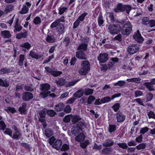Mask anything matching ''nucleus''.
<instances>
[{"mask_svg":"<svg viewBox=\"0 0 155 155\" xmlns=\"http://www.w3.org/2000/svg\"><path fill=\"white\" fill-rule=\"evenodd\" d=\"M90 70V64L87 60L83 61L81 64V68L79 69L78 72L80 75H85Z\"/></svg>","mask_w":155,"mask_h":155,"instance_id":"obj_1","label":"nucleus"},{"mask_svg":"<svg viewBox=\"0 0 155 155\" xmlns=\"http://www.w3.org/2000/svg\"><path fill=\"white\" fill-rule=\"evenodd\" d=\"M132 29V26L130 23L129 21L126 23L121 27V31L123 35H129L131 33Z\"/></svg>","mask_w":155,"mask_h":155,"instance_id":"obj_2","label":"nucleus"},{"mask_svg":"<svg viewBox=\"0 0 155 155\" xmlns=\"http://www.w3.org/2000/svg\"><path fill=\"white\" fill-rule=\"evenodd\" d=\"M110 33L112 34H118L121 31V26L120 24H110L108 27Z\"/></svg>","mask_w":155,"mask_h":155,"instance_id":"obj_3","label":"nucleus"},{"mask_svg":"<svg viewBox=\"0 0 155 155\" xmlns=\"http://www.w3.org/2000/svg\"><path fill=\"white\" fill-rule=\"evenodd\" d=\"M133 37L134 39L138 43H141L144 41V39L139 30H137L136 32H134Z\"/></svg>","mask_w":155,"mask_h":155,"instance_id":"obj_4","label":"nucleus"},{"mask_svg":"<svg viewBox=\"0 0 155 155\" xmlns=\"http://www.w3.org/2000/svg\"><path fill=\"white\" fill-rule=\"evenodd\" d=\"M45 68L48 73H50L54 77L60 75L62 73L61 71H54V69H52L48 67H46Z\"/></svg>","mask_w":155,"mask_h":155,"instance_id":"obj_5","label":"nucleus"},{"mask_svg":"<svg viewBox=\"0 0 155 155\" xmlns=\"http://www.w3.org/2000/svg\"><path fill=\"white\" fill-rule=\"evenodd\" d=\"M33 94L29 92H24L22 94V99L23 101H28L33 98Z\"/></svg>","mask_w":155,"mask_h":155,"instance_id":"obj_6","label":"nucleus"},{"mask_svg":"<svg viewBox=\"0 0 155 155\" xmlns=\"http://www.w3.org/2000/svg\"><path fill=\"white\" fill-rule=\"evenodd\" d=\"M139 49V46L137 45L133 44L129 46L127 51L130 54H133L137 52Z\"/></svg>","mask_w":155,"mask_h":155,"instance_id":"obj_7","label":"nucleus"},{"mask_svg":"<svg viewBox=\"0 0 155 155\" xmlns=\"http://www.w3.org/2000/svg\"><path fill=\"white\" fill-rule=\"evenodd\" d=\"M116 118L117 122L118 123L124 122L126 118L124 114L122 112L118 111L116 113Z\"/></svg>","mask_w":155,"mask_h":155,"instance_id":"obj_8","label":"nucleus"},{"mask_svg":"<svg viewBox=\"0 0 155 155\" xmlns=\"http://www.w3.org/2000/svg\"><path fill=\"white\" fill-rule=\"evenodd\" d=\"M108 59V55L107 54L105 53H101L97 57V60L100 63L105 62Z\"/></svg>","mask_w":155,"mask_h":155,"instance_id":"obj_9","label":"nucleus"},{"mask_svg":"<svg viewBox=\"0 0 155 155\" xmlns=\"http://www.w3.org/2000/svg\"><path fill=\"white\" fill-rule=\"evenodd\" d=\"M15 68L11 67L10 68L5 67L0 69V74L3 75L6 74H8L14 71Z\"/></svg>","mask_w":155,"mask_h":155,"instance_id":"obj_10","label":"nucleus"},{"mask_svg":"<svg viewBox=\"0 0 155 155\" xmlns=\"http://www.w3.org/2000/svg\"><path fill=\"white\" fill-rule=\"evenodd\" d=\"M75 55L77 58L80 59L85 60L87 58L86 54L83 51L80 50L77 51Z\"/></svg>","mask_w":155,"mask_h":155,"instance_id":"obj_11","label":"nucleus"},{"mask_svg":"<svg viewBox=\"0 0 155 155\" xmlns=\"http://www.w3.org/2000/svg\"><path fill=\"white\" fill-rule=\"evenodd\" d=\"M124 5L121 3H119L117 4L116 8L114 9V11L116 13L123 12L124 11Z\"/></svg>","mask_w":155,"mask_h":155,"instance_id":"obj_12","label":"nucleus"},{"mask_svg":"<svg viewBox=\"0 0 155 155\" xmlns=\"http://www.w3.org/2000/svg\"><path fill=\"white\" fill-rule=\"evenodd\" d=\"M85 138L84 134L83 133L79 134L75 137V140L78 142H81L84 141Z\"/></svg>","mask_w":155,"mask_h":155,"instance_id":"obj_13","label":"nucleus"},{"mask_svg":"<svg viewBox=\"0 0 155 155\" xmlns=\"http://www.w3.org/2000/svg\"><path fill=\"white\" fill-rule=\"evenodd\" d=\"M21 48H21V50L24 52L26 51V49L29 50L31 47V45L28 42H25L23 43L20 45Z\"/></svg>","mask_w":155,"mask_h":155,"instance_id":"obj_14","label":"nucleus"},{"mask_svg":"<svg viewBox=\"0 0 155 155\" xmlns=\"http://www.w3.org/2000/svg\"><path fill=\"white\" fill-rule=\"evenodd\" d=\"M29 55L32 58L35 59L36 60L40 59L42 57V55L41 54H38L37 52L32 50H31L30 51Z\"/></svg>","mask_w":155,"mask_h":155,"instance_id":"obj_15","label":"nucleus"},{"mask_svg":"<svg viewBox=\"0 0 155 155\" xmlns=\"http://www.w3.org/2000/svg\"><path fill=\"white\" fill-rule=\"evenodd\" d=\"M85 127V125L84 122L81 121L79 122L75 126V128L78 130L83 131V130Z\"/></svg>","mask_w":155,"mask_h":155,"instance_id":"obj_16","label":"nucleus"},{"mask_svg":"<svg viewBox=\"0 0 155 155\" xmlns=\"http://www.w3.org/2000/svg\"><path fill=\"white\" fill-rule=\"evenodd\" d=\"M56 30L59 34H63L65 32L64 25L62 23H61L59 26L56 28Z\"/></svg>","mask_w":155,"mask_h":155,"instance_id":"obj_17","label":"nucleus"},{"mask_svg":"<svg viewBox=\"0 0 155 155\" xmlns=\"http://www.w3.org/2000/svg\"><path fill=\"white\" fill-rule=\"evenodd\" d=\"M50 85L47 83L43 84L40 86V90L42 91L47 92L50 89Z\"/></svg>","mask_w":155,"mask_h":155,"instance_id":"obj_18","label":"nucleus"},{"mask_svg":"<svg viewBox=\"0 0 155 155\" xmlns=\"http://www.w3.org/2000/svg\"><path fill=\"white\" fill-rule=\"evenodd\" d=\"M62 145V141L61 140L58 139L55 141L54 143L52 145L53 148L57 150L60 149Z\"/></svg>","mask_w":155,"mask_h":155,"instance_id":"obj_19","label":"nucleus"},{"mask_svg":"<svg viewBox=\"0 0 155 155\" xmlns=\"http://www.w3.org/2000/svg\"><path fill=\"white\" fill-rule=\"evenodd\" d=\"M18 20L19 19L17 18L15 22L14 29L13 31L15 33L17 31H20L22 28V26L18 23Z\"/></svg>","mask_w":155,"mask_h":155,"instance_id":"obj_20","label":"nucleus"},{"mask_svg":"<svg viewBox=\"0 0 155 155\" xmlns=\"http://www.w3.org/2000/svg\"><path fill=\"white\" fill-rule=\"evenodd\" d=\"M65 105L63 103H60L56 105L54 109L56 111L59 112L62 111L64 108Z\"/></svg>","mask_w":155,"mask_h":155,"instance_id":"obj_21","label":"nucleus"},{"mask_svg":"<svg viewBox=\"0 0 155 155\" xmlns=\"http://www.w3.org/2000/svg\"><path fill=\"white\" fill-rule=\"evenodd\" d=\"M97 20L99 26L101 27H103L104 26L103 24L104 23V21L103 19V17L101 12L99 14Z\"/></svg>","mask_w":155,"mask_h":155,"instance_id":"obj_22","label":"nucleus"},{"mask_svg":"<svg viewBox=\"0 0 155 155\" xmlns=\"http://www.w3.org/2000/svg\"><path fill=\"white\" fill-rule=\"evenodd\" d=\"M1 35L3 38H9L12 36L9 31L8 30L2 31Z\"/></svg>","mask_w":155,"mask_h":155,"instance_id":"obj_23","label":"nucleus"},{"mask_svg":"<svg viewBox=\"0 0 155 155\" xmlns=\"http://www.w3.org/2000/svg\"><path fill=\"white\" fill-rule=\"evenodd\" d=\"M22 136V134L20 131H18L17 132H15V133L12 135V137H11L14 139L18 140Z\"/></svg>","mask_w":155,"mask_h":155,"instance_id":"obj_24","label":"nucleus"},{"mask_svg":"<svg viewBox=\"0 0 155 155\" xmlns=\"http://www.w3.org/2000/svg\"><path fill=\"white\" fill-rule=\"evenodd\" d=\"M114 144V142L111 139H108L103 143V146L104 147H110L112 146Z\"/></svg>","mask_w":155,"mask_h":155,"instance_id":"obj_25","label":"nucleus"},{"mask_svg":"<svg viewBox=\"0 0 155 155\" xmlns=\"http://www.w3.org/2000/svg\"><path fill=\"white\" fill-rule=\"evenodd\" d=\"M28 34V32L25 31L23 32H21L20 33L17 34L16 35V38L18 39H21L22 38H26L27 37V35Z\"/></svg>","mask_w":155,"mask_h":155,"instance_id":"obj_26","label":"nucleus"},{"mask_svg":"<svg viewBox=\"0 0 155 155\" xmlns=\"http://www.w3.org/2000/svg\"><path fill=\"white\" fill-rule=\"evenodd\" d=\"M84 94V90L82 89H80L74 94V96L77 98H80Z\"/></svg>","mask_w":155,"mask_h":155,"instance_id":"obj_27","label":"nucleus"},{"mask_svg":"<svg viewBox=\"0 0 155 155\" xmlns=\"http://www.w3.org/2000/svg\"><path fill=\"white\" fill-rule=\"evenodd\" d=\"M143 85L146 86V88L150 91H153L155 90L153 88V84L150 82H145L144 83Z\"/></svg>","mask_w":155,"mask_h":155,"instance_id":"obj_28","label":"nucleus"},{"mask_svg":"<svg viewBox=\"0 0 155 155\" xmlns=\"http://www.w3.org/2000/svg\"><path fill=\"white\" fill-rule=\"evenodd\" d=\"M46 41L49 43H53L55 41V39L54 36L52 35H48L46 39Z\"/></svg>","mask_w":155,"mask_h":155,"instance_id":"obj_29","label":"nucleus"},{"mask_svg":"<svg viewBox=\"0 0 155 155\" xmlns=\"http://www.w3.org/2000/svg\"><path fill=\"white\" fill-rule=\"evenodd\" d=\"M13 6L11 5H8L5 8L4 12L6 14L10 13L13 9Z\"/></svg>","mask_w":155,"mask_h":155,"instance_id":"obj_30","label":"nucleus"},{"mask_svg":"<svg viewBox=\"0 0 155 155\" xmlns=\"http://www.w3.org/2000/svg\"><path fill=\"white\" fill-rule=\"evenodd\" d=\"M9 86V83L8 81L5 79L4 81L0 78V86L1 87H7Z\"/></svg>","mask_w":155,"mask_h":155,"instance_id":"obj_31","label":"nucleus"},{"mask_svg":"<svg viewBox=\"0 0 155 155\" xmlns=\"http://www.w3.org/2000/svg\"><path fill=\"white\" fill-rule=\"evenodd\" d=\"M25 59V55L24 54H21L19 56V58L18 62V65L21 66L23 65V62Z\"/></svg>","mask_w":155,"mask_h":155,"instance_id":"obj_32","label":"nucleus"},{"mask_svg":"<svg viewBox=\"0 0 155 155\" xmlns=\"http://www.w3.org/2000/svg\"><path fill=\"white\" fill-rule=\"evenodd\" d=\"M88 15V13L86 12H84L83 13L79 16L77 19L80 22L84 21L85 19V17Z\"/></svg>","mask_w":155,"mask_h":155,"instance_id":"obj_33","label":"nucleus"},{"mask_svg":"<svg viewBox=\"0 0 155 155\" xmlns=\"http://www.w3.org/2000/svg\"><path fill=\"white\" fill-rule=\"evenodd\" d=\"M65 81V80L63 78H60L58 80L56 81L55 82L58 86H61L64 84Z\"/></svg>","mask_w":155,"mask_h":155,"instance_id":"obj_34","label":"nucleus"},{"mask_svg":"<svg viewBox=\"0 0 155 155\" xmlns=\"http://www.w3.org/2000/svg\"><path fill=\"white\" fill-rule=\"evenodd\" d=\"M84 91L85 95L87 96L92 94L93 93L94 90L93 89L87 88L84 89Z\"/></svg>","mask_w":155,"mask_h":155,"instance_id":"obj_35","label":"nucleus"},{"mask_svg":"<svg viewBox=\"0 0 155 155\" xmlns=\"http://www.w3.org/2000/svg\"><path fill=\"white\" fill-rule=\"evenodd\" d=\"M87 44L86 43H82L80 45H79L78 47V50H82L84 51H86L87 50Z\"/></svg>","mask_w":155,"mask_h":155,"instance_id":"obj_36","label":"nucleus"},{"mask_svg":"<svg viewBox=\"0 0 155 155\" xmlns=\"http://www.w3.org/2000/svg\"><path fill=\"white\" fill-rule=\"evenodd\" d=\"M90 144L89 141L88 140H85L83 142L81 143L80 146L82 149H85L87 146Z\"/></svg>","mask_w":155,"mask_h":155,"instance_id":"obj_37","label":"nucleus"},{"mask_svg":"<svg viewBox=\"0 0 155 155\" xmlns=\"http://www.w3.org/2000/svg\"><path fill=\"white\" fill-rule=\"evenodd\" d=\"M45 132L46 136L48 138L50 137L53 135V131L50 128L46 129Z\"/></svg>","mask_w":155,"mask_h":155,"instance_id":"obj_38","label":"nucleus"},{"mask_svg":"<svg viewBox=\"0 0 155 155\" xmlns=\"http://www.w3.org/2000/svg\"><path fill=\"white\" fill-rule=\"evenodd\" d=\"M29 9L25 5H24L19 13L21 14H24L28 13Z\"/></svg>","mask_w":155,"mask_h":155,"instance_id":"obj_39","label":"nucleus"},{"mask_svg":"<svg viewBox=\"0 0 155 155\" xmlns=\"http://www.w3.org/2000/svg\"><path fill=\"white\" fill-rule=\"evenodd\" d=\"M116 129V126L115 124L109 125L108 131L110 133L114 132Z\"/></svg>","mask_w":155,"mask_h":155,"instance_id":"obj_40","label":"nucleus"},{"mask_svg":"<svg viewBox=\"0 0 155 155\" xmlns=\"http://www.w3.org/2000/svg\"><path fill=\"white\" fill-rule=\"evenodd\" d=\"M95 97L93 95H90L88 98L87 103L89 105L92 104V103L95 100Z\"/></svg>","mask_w":155,"mask_h":155,"instance_id":"obj_41","label":"nucleus"},{"mask_svg":"<svg viewBox=\"0 0 155 155\" xmlns=\"http://www.w3.org/2000/svg\"><path fill=\"white\" fill-rule=\"evenodd\" d=\"M46 114L51 117L54 116L56 114V112L53 110H46Z\"/></svg>","mask_w":155,"mask_h":155,"instance_id":"obj_42","label":"nucleus"},{"mask_svg":"<svg viewBox=\"0 0 155 155\" xmlns=\"http://www.w3.org/2000/svg\"><path fill=\"white\" fill-rule=\"evenodd\" d=\"M41 22V19L38 16L36 17L33 20V23L35 25L40 24Z\"/></svg>","mask_w":155,"mask_h":155,"instance_id":"obj_43","label":"nucleus"},{"mask_svg":"<svg viewBox=\"0 0 155 155\" xmlns=\"http://www.w3.org/2000/svg\"><path fill=\"white\" fill-rule=\"evenodd\" d=\"M111 149L110 148L105 147L103 148L101 150L102 154L107 155L110 153V152Z\"/></svg>","mask_w":155,"mask_h":155,"instance_id":"obj_44","label":"nucleus"},{"mask_svg":"<svg viewBox=\"0 0 155 155\" xmlns=\"http://www.w3.org/2000/svg\"><path fill=\"white\" fill-rule=\"evenodd\" d=\"M3 133L5 135H9L10 137H12V130L9 128H6L5 130L3 131Z\"/></svg>","mask_w":155,"mask_h":155,"instance_id":"obj_45","label":"nucleus"},{"mask_svg":"<svg viewBox=\"0 0 155 155\" xmlns=\"http://www.w3.org/2000/svg\"><path fill=\"white\" fill-rule=\"evenodd\" d=\"M147 145V143H142L139 144L137 146H136V148L138 150L141 149H143L145 148Z\"/></svg>","mask_w":155,"mask_h":155,"instance_id":"obj_46","label":"nucleus"},{"mask_svg":"<svg viewBox=\"0 0 155 155\" xmlns=\"http://www.w3.org/2000/svg\"><path fill=\"white\" fill-rule=\"evenodd\" d=\"M112 97L111 98L110 97L107 96L104 97L101 99V101L103 104H104L106 103H108L111 100Z\"/></svg>","mask_w":155,"mask_h":155,"instance_id":"obj_47","label":"nucleus"},{"mask_svg":"<svg viewBox=\"0 0 155 155\" xmlns=\"http://www.w3.org/2000/svg\"><path fill=\"white\" fill-rule=\"evenodd\" d=\"M120 107V104L119 103H116L112 106V108L114 112H117L119 110Z\"/></svg>","mask_w":155,"mask_h":155,"instance_id":"obj_48","label":"nucleus"},{"mask_svg":"<svg viewBox=\"0 0 155 155\" xmlns=\"http://www.w3.org/2000/svg\"><path fill=\"white\" fill-rule=\"evenodd\" d=\"M64 43L66 47L68 46L71 43L70 39L68 36H65L64 39Z\"/></svg>","mask_w":155,"mask_h":155,"instance_id":"obj_49","label":"nucleus"},{"mask_svg":"<svg viewBox=\"0 0 155 155\" xmlns=\"http://www.w3.org/2000/svg\"><path fill=\"white\" fill-rule=\"evenodd\" d=\"M6 127V125L3 120L0 121V130H4Z\"/></svg>","mask_w":155,"mask_h":155,"instance_id":"obj_50","label":"nucleus"},{"mask_svg":"<svg viewBox=\"0 0 155 155\" xmlns=\"http://www.w3.org/2000/svg\"><path fill=\"white\" fill-rule=\"evenodd\" d=\"M60 24H61V23H59V21L56 19L50 25V27L51 28H53L55 27L57 28L59 26Z\"/></svg>","mask_w":155,"mask_h":155,"instance_id":"obj_51","label":"nucleus"},{"mask_svg":"<svg viewBox=\"0 0 155 155\" xmlns=\"http://www.w3.org/2000/svg\"><path fill=\"white\" fill-rule=\"evenodd\" d=\"M69 146L66 143L63 144L61 149V151H65L69 150Z\"/></svg>","mask_w":155,"mask_h":155,"instance_id":"obj_52","label":"nucleus"},{"mask_svg":"<svg viewBox=\"0 0 155 155\" xmlns=\"http://www.w3.org/2000/svg\"><path fill=\"white\" fill-rule=\"evenodd\" d=\"M124 7L125 8L124 11H126V12L129 14L131 9V6L129 5H124Z\"/></svg>","mask_w":155,"mask_h":155,"instance_id":"obj_53","label":"nucleus"},{"mask_svg":"<svg viewBox=\"0 0 155 155\" xmlns=\"http://www.w3.org/2000/svg\"><path fill=\"white\" fill-rule=\"evenodd\" d=\"M5 110L7 112L9 111L12 114L16 112V110L14 107H11L10 106L7 107V108L5 109Z\"/></svg>","mask_w":155,"mask_h":155,"instance_id":"obj_54","label":"nucleus"},{"mask_svg":"<svg viewBox=\"0 0 155 155\" xmlns=\"http://www.w3.org/2000/svg\"><path fill=\"white\" fill-rule=\"evenodd\" d=\"M147 115L149 119H155V114L153 111L151 110L149 111Z\"/></svg>","mask_w":155,"mask_h":155,"instance_id":"obj_55","label":"nucleus"},{"mask_svg":"<svg viewBox=\"0 0 155 155\" xmlns=\"http://www.w3.org/2000/svg\"><path fill=\"white\" fill-rule=\"evenodd\" d=\"M51 93L49 91H47V92H41L40 94V96L42 98H45L48 97L49 95V93Z\"/></svg>","mask_w":155,"mask_h":155,"instance_id":"obj_56","label":"nucleus"},{"mask_svg":"<svg viewBox=\"0 0 155 155\" xmlns=\"http://www.w3.org/2000/svg\"><path fill=\"white\" fill-rule=\"evenodd\" d=\"M81 118L77 115L74 116L72 119V122L73 124H75L78 121L81 120Z\"/></svg>","mask_w":155,"mask_h":155,"instance_id":"obj_57","label":"nucleus"},{"mask_svg":"<svg viewBox=\"0 0 155 155\" xmlns=\"http://www.w3.org/2000/svg\"><path fill=\"white\" fill-rule=\"evenodd\" d=\"M117 145L119 147L123 149H126L128 147V146L125 143H117Z\"/></svg>","mask_w":155,"mask_h":155,"instance_id":"obj_58","label":"nucleus"},{"mask_svg":"<svg viewBox=\"0 0 155 155\" xmlns=\"http://www.w3.org/2000/svg\"><path fill=\"white\" fill-rule=\"evenodd\" d=\"M153 97V94L151 93H149L147 95V101H150L152 99Z\"/></svg>","mask_w":155,"mask_h":155,"instance_id":"obj_59","label":"nucleus"},{"mask_svg":"<svg viewBox=\"0 0 155 155\" xmlns=\"http://www.w3.org/2000/svg\"><path fill=\"white\" fill-rule=\"evenodd\" d=\"M71 116L70 115H66L63 119V121L65 123H68L70 122Z\"/></svg>","mask_w":155,"mask_h":155,"instance_id":"obj_60","label":"nucleus"},{"mask_svg":"<svg viewBox=\"0 0 155 155\" xmlns=\"http://www.w3.org/2000/svg\"><path fill=\"white\" fill-rule=\"evenodd\" d=\"M54 54H52L51 56H49L44 61L43 63H46L49 62L54 57Z\"/></svg>","mask_w":155,"mask_h":155,"instance_id":"obj_61","label":"nucleus"},{"mask_svg":"<svg viewBox=\"0 0 155 155\" xmlns=\"http://www.w3.org/2000/svg\"><path fill=\"white\" fill-rule=\"evenodd\" d=\"M67 9V7L60 8L59 9L58 14L60 15H62Z\"/></svg>","mask_w":155,"mask_h":155,"instance_id":"obj_62","label":"nucleus"},{"mask_svg":"<svg viewBox=\"0 0 155 155\" xmlns=\"http://www.w3.org/2000/svg\"><path fill=\"white\" fill-rule=\"evenodd\" d=\"M143 137L142 134H140L135 139L136 141L138 143H141L143 140Z\"/></svg>","mask_w":155,"mask_h":155,"instance_id":"obj_63","label":"nucleus"},{"mask_svg":"<svg viewBox=\"0 0 155 155\" xmlns=\"http://www.w3.org/2000/svg\"><path fill=\"white\" fill-rule=\"evenodd\" d=\"M149 130V128L147 127L142 128L140 130V133L141 134H143L146 133Z\"/></svg>","mask_w":155,"mask_h":155,"instance_id":"obj_64","label":"nucleus"}]
</instances>
